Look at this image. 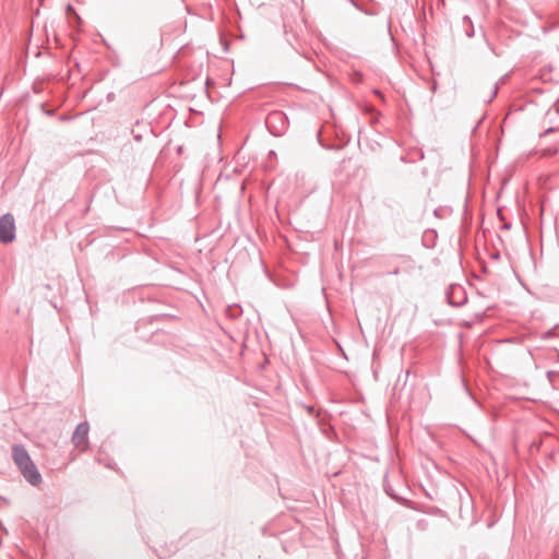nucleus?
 Returning <instances> with one entry per match:
<instances>
[{
  "mask_svg": "<svg viewBox=\"0 0 559 559\" xmlns=\"http://www.w3.org/2000/svg\"><path fill=\"white\" fill-rule=\"evenodd\" d=\"M13 459L21 469L24 477L33 485L41 481V476L38 473L35 464L31 460L28 453L22 447L13 448Z\"/></svg>",
  "mask_w": 559,
  "mask_h": 559,
  "instance_id": "1",
  "label": "nucleus"
},
{
  "mask_svg": "<svg viewBox=\"0 0 559 559\" xmlns=\"http://www.w3.org/2000/svg\"><path fill=\"white\" fill-rule=\"evenodd\" d=\"M15 237V222L11 214H5L0 218V241L8 243Z\"/></svg>",
  "mask_w": 559,
  "mask_h": 559,
  "instance_id": "2",
  "label": "nucleus"
},
{
  "mask_svg": "<svg viewBox=\"0 0 559 559\" xmlns=\"http://www.w3.org/2000/svg\"><path fill=\"white\" fill-rule=\"evenodd\" d=\"M88 430H90L88 425L86 423H82V424L78 425V427L73 433L72 441H73L75 448H78L80 451H85L87 448Z\"/></svg>",
  "mask_w": 559,
  "mask_h": 559,
  "instance_id": "3",
  "label": "nucleus"
}]
</instances>
